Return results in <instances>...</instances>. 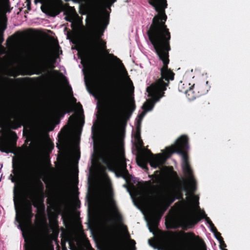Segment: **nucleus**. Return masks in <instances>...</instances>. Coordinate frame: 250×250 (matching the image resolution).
<instances>
[{"label": "nucleus", "instance_id": "nucleus-1", "mask_svg": "<svg viewBox=\"0 0 250 250\" xmlns=\"http://www.w3.org/2000/svg\"><path fill=\"white\" fill-rule=\"evenodd\" d=\"M157 14L152 19V23L147 31L148 39L153 45L163 66L160 69L161 77L147 88V91L152 95L153 99L148 100L143 105L145 111L151 110L155 102L164 96L165 91L169 81L174 80L175 74L168 67L169 62V51L171 50V34L166 24L167 7H154Z\"/></svg>", "mask_w": 250, "mask_h": 250}, {"label": "nucleus", "instance_id": "nucleus-2", "mask_svg": "<svg viewBox=\"0 0 250 250\" xmlns=\"http://www.w3.org/2000/svg\"><path fill=\"white\" fill-rule=\"evenodd\" d=\"M135 108L134 100L129 108H125L123 90L121 87L109 97L108 110L113 129L106 138L103 161L111 170H115L119 163L124 168H126V163L124 155L120 157L118 155L115 129L121 124L126 123Z\"/></svg>", "mask_w": 250, "mask_h": 250}, {"label": "nucleus", "instance_id": "nucleus-3", "mask_svg": "<svg viewBox=\"0 0 250 250\" xmlns=\"http://www.w3.org/2000/svg\"><path fill=\"white\" fill-rule=\"evenodd\" d=\"M22 159H21V163ZM26 170L25 177L29 183L28 192V197L32 202V204L37 208V213L36 219L41 221L43 220L44 225L42 228V231L44 235L48 232V225L45 219V206L44 204V185L41 179L44 175L45 167L43 162L39 157L35 156L30 159L28 163ZM22 170V167H21ZM22 174L25 170H22ZM22 173L21 174V175Z\"/></svg>", "mask_w": 250, "mask_h": 250}, {"label": "nucleus", "instance_id": "nucleus-4", "mask_svg": "<svg viewBox=\"0 0 250 250\" xmlns=\"http://www.w3.org/2000/svg\"><path fill=\"white\" fill-rule=\"evenodd\" d=\"M12 171L14 174H11L9 179L12 183L15 184L14 189V202L16 211V220L19 223L21 229L22 231L28 229L32 225V220L34 216L32 212V207L31 203H29L24 206H21L20 208V215H18V206L21 205V194L20 189L18 191L16 190V186L20 181L21 178V174L22 173L21 168V156L14 157L12 159Z\"/></svg>", "mask_w": 250, "mask_h": 250}, {"label": "nucleus", "instance_id": "nucleus-5", "mask_svg": "<svg viewBox=\"0 0 250 250\" xmlns=\"http://www.w3.org/2000/svg\"><path fill=\"white\" fill-rule=\"evenodd\" d=\"M171 171L168 174L170 182H167L166 197L168 205L171 204L176 199L184 200L183 191L189 192L193 194L196 190V181L193 173L186 176L189 181L188 187L187 186L184 179H181L177 172L171 167Z\"/></svg>", "mask_w": 250, "mask_h": 250}, {"label": "nucleus", "instance_id": "nucleus-6", "mask_svg": "<svg viewBox=\"0 0 250 250\" xmlns=\"http://www.w3.org/2000/svg\"><path fill=\"white\" fill-rule=\"evenodd\" d=\"M189 149L188 138L185 135L180 136L177 140L175 145L166 148V153L167 156H170L173 153L180 154L182 158V167L185 175L193 173L190 167L188 151Z\"/></svg>", "mask_w": 250, "mask_h": 250}, {"label": "nucleus", "instance_id": "nucleus-7", "mask_svg": "<svg viewBox=\"0 0 250 250\" xmlns=\"http://www.w3.org/2000/svg\"><path fill=\"white\" fill-rule=\"evenodd\" d=\"M189 149L188 138L185 135L180 136L177 140L175 145L166 148V153L167 156H170L173 153L180 154L182 158V167L185 175L193 173L190 167L188 151Z\"/></svg>", "mask_w": 250, "mask_h": 250}, {"label": "nucleus", "instance_id": "nucleus-8", "mask_svg": "<svg viewBox=\"0 0 250 250\" xmlns=\"http://www.w3.org/2000/svg\"><path fill=\"white\" fill-rule=\"evenodd\" d=\"M137 164L144 169H147V163L153 168L160 167L164 162V159L161 154L154 155L150 150L147 149L146 152H143L137 158Z\"/></svg>", "mask_w": 250, "mask_h": 250}, {"label": "nucleus", "instance_id": "nucleus-9", "mask_svg": "<svg viewBox=\"0 0 250 250\" xmlns=\"http://www.w3.org/2000/svg\"><path fill=\"white\" fill-rule=\"evenodd\" d=\"M18 138L16 133L13 131H10L8 135L0 138V151L7 153H13Z\"/></svg>", "mask_w": 250, "mask_h": 250}, {"label": "nucleus", "instance_id": "nucleus-10", "mask_svg": "<svg viewBox=\"0 0 250 250\" xmlns=\"http://www.w3.org/2000/svg\"><path fill=\"white\" fill-rule=\"evenodd\" d=\"M210 88L208 81H200L192 85V95L189 100H194L207 93Z\"/></svg>", "mask_w": 250, "mask_h": 250}, {"label": "nucleus", "instance_id": "nucleus-11", "mask_svg": "<svg viewBox=\"0 0 250 250\" xmlns=\"http://www.w3.org/2000/svg\"><path fill=\"white\" fill-rule=\"evenodd\" d=\"M201 219H205L207 223L209 225L212 223L209 217H208L204 211L200 213V217L195 216L187 218L182 220L181 222V226L183 229L187 230L188 229L192 228Z\"/></svg>", "mask_w": 250, "mask_h": 250}, {"label": "nucleus", "instance_id": "nucleus-12", "mask_svg": "<svg viewBox=\"0 0 250 250\" xmlns=\"http://www.w3.org/2000/svg\"><path fill=\"white\" fill-rule=\"evenodd\" d=\"M63 3L61 0L59 2H51L42 7V11L50 17H55L59 15L63 8Z\"/></svg>", "mask_w": 250, "mask_h": 250}, {"label": "nucleus", "instance_id": "nucleus-13", "mask_svg": "<svg viewBox=\"0 0 250 250\" xmlns=\"http://www.w3.org/2000/svg\"><path fill=\"white\" fill-rule=\"evenodd\" d=\"M95 42L98 43V45H99V47L100 48L101 50L102 51H103L105 54H107L108 57L109 58H112V59L121 62L122 65H123V66L124 67L123 64L122 63L121 60L119 58H118L116 56H114L113 54L109 53L108 50H107L106 49V42L105 41H104L102 39H101V40L95 41ZM124 68H125V67H124ZM124 69H125V75L126 76V80L128 82V83L130 85V90L132 91V92H133L134 87V86L133 84V83L131 81V80H130V79L129 78V76H128V74H127L126 70H125V68H124Z\"/></svg>", "mask_w": 250, "mask_h": 250}, {"label": "nucleus", "instance_id": "nucleus-14", "mask_svg": "<svg viewBox=\"0 0 250 250\" xmlns=\"http://www.w3.org/2000/svg\"><path fill=\"white\" fill-rule=\"evenodd\" d=\"M32 114V109L27 105H26L23 110V115L21 118L15 120L10 123V127L12 129H17L21 127L23 125V121L27 118H30Z\"/></svg>", "mask_w": 250, "mask_h": 250}, {"label": "nucleus", "instance_id": "nucleus-15", "mask_svg": "<svg viewBox=\"0 0 250 250\" xmlns=\"http://www.w3.org/2000/svg\"><path fill=\"white\" fill-rule=\"evenodd\" d=\"M148 176L151 180L146 181V184L149 187L158 188L164 182L161 171L156 170L153 174L149 175Z\"/></svg>", "mask_w": 250, "mask_h": 250}, {"label": "nucleus", "instance_id": "nucleus-16", "mask_svg": "<svg viewBox=\"0 0 250 250\" xmlns=\"http://www.w3.org/2000/svg\"><path fill=\"white\" fill-rule=\"evenodd\" d=\"M167 202V205L166 207L162 211L160 212L159 210H157L152 214L150 221L149 222V225L153 228L154 229H156L159 223V221L163 215L165 211L167 209V208L169 206L168 205V202Z\"/></svg>", "mask_w": 250, "mask_h": 250}, {"label": "nucleus", "instance_id": "nucleus-17", "mask_svg": "<svg viewBox=\"0 0 250 250\" xmlns=\"http://www.w3.org/2000/svg\"><path fill=\"white\" fill-rule=\"evenodd\" d=\"M108 23V21H105V24L104 26L98 25L95 27L94 29V34L95 37V41H97L101 40V37L104 35V32L107 24Z\"/></svg>", "mask_w": 250, "mask_h": 250}, {"label": "nucleus", "instance_id": "nucleus-18", "mask_svg": "<svg viewBox=\"0 0 250 250\" xmlns=\"http://www.w3.org/2000/svg\"><path fill=\"white\" fill-rule=\"evenodd\" d=\"M62 212V210L60 209L56 212H50L48 213V216L50 223L55 227H58V216Z\"/></svg>", "mask_w": 250, "mask_h": 250}, {"label": "nucleus", "instance_id": "nucleus-19", "mask_svg": "<svg viewBox=\"0 0 250 250\" xmlns=\"http://www.w3.org/2000/svg\"><path fill=\"white\" fill-rule=\"evenodd\" d=\"M178 90L179 92L185 93L188 99L192 95V86L188 87L187 84H185L182 82H180L178 84Z\"/></svg>", "mask_w": 250, "mask_h": 250}, {"label": "nucleus", "instance_id": "nucleus-20", "mask_svg": "<svg viewBox=\"0 0 250 250\" xmlns=\"http://www.w3.org/2000/svg\"><path fill=\"white\" fill-rule=\"evenodd\" d=\"M46 58L44 55H42V56L40 58V60L39 61V64L37 66V67L38 68L37 70L35 72L30 73L29 74L31 75V74H36L37 75H39V74H41L42 71H41V70L42 68V66H43V65L44 64V63L46 60Z\"/></svg>", "mask_w": 250, "mask_h": 250}, {"label": "nucleus", "instance_id": "nucleus-21", "mask_svg": "<svg viewBox=\"0 0 250 250\" xmlns=\"http://www.w3.org/2000/svg\"><path fill=\"white\" fill-rule=\"evenodd\" d=\"M62 219L63 224L65 226H67L70 222V217L67 212H62Z\"/></svg>", "mask_w": 250, "mask_h": 250}, {"label": "nucleus", "instance_id": "nucleus-22", "mask_svg": "<svg viewBox=\"0 0 250 250\" xmlns=\"http://www.w3.org/2000/svg\"><path fill=\"white\" fill-rule=\"evenodd\" d=\"M57 108L59 111L63 112L64 114L69 113L72 111V109H70L69 105L68 104L59 105L58 106Z\"/></svg>", "mask_w": 250, "mask_h": 250}, {"label": "nucleus", "instance_id": "nucleus-23", "mask_svg": "<svg viewBox=\"0 0 250 250\" xmlns=\"http://www.w3.org/2000/svg\"><path fill=\"white\" fill-rule=\"evenodd\" d=\"M219 239L220 240H219V242L220 249L222 250H228L227 249H225L227 247V245L225 244L223 237L222 236H220Z\"/></svg>", "mask_w": 250, "mask_h": 250}, {"label": "nucleus", "instance_id": "nucleus-24", "mask_svg": "<svg viewBox=\"0 0 250 250\" xmlns=\"http://www.w3.org/2000/svg\"><path fill=\"white\" fill-rule=\"evenodd\" d=\"M136 141L137 142L136 147L137 148H139L143 147L144 143H143V142L142 140L141 139V138L139 139L138 140H137Z\"/></svg>", "mask_w": 250, "mask_h": 250}, {"label": "nucleus", "instance_id": "nucleus-25", "mask_svg": "<svg viewBox=\"0 0 250 250\" xmlns=\"http://www.w3.org/2000/svg\"><path fill=\"white\" fill-rule=\"evenodd\" d=\"M69 87V91H70V96H71V100H72V102L73 104H75L76 103V101H77V100L73 96V91H72V88L71 87V86L70 85L68 86Z\"/></svg>", "mask_w": 250, "mask_h": 250}, {"label": "nucleus", "instance_id": "nucleus-26", "mask_svg": "<svg viewBox=\"0 0 250 250\" xmlns=\"http://www.w3.org/2000/svg\"><path fill=\"white\" fill-rule=\"evenodd\" d=\"M116 220L117 221L121 224H123V217L121 214L118 213L116 215Z\"/></svg>", "mask_w": 250, "mask_h": 250}, {"label": "nucleus", "instance_id": "nucleus-27", "mask_svg": "<svg viewBox=\"0 0 250 250\" xmlns=\"http://www.w3.org/2000/svg\"><path fill=\"white\" fill-rule=\"evenodd\" d=\"M2 80L4 83H13L14 80L13 79L9 78L8 77H3L2 78Z\"/></svg>", "mask_w": 250, "mask_h": 250}, {"label": "nucleus", "instance_id": "nucleus-28", "mask_svg": "<svg viewBox=\"0 0 250 250\" xmlns=\"http://www.w3.org/2000/svg\"><path fill=\"white\" fill-rule=\"evenodd\" d=\"M167 236H166V235H164V236H162L160 239V241L163 243H166L167 241Z\"/></svg>", "mask_w": 250, "mask_h": 250}, {"label": "nucleus", "instance_id": "nucleus-29", "mask_svg": "<svg viewBox=\"0 0 250 250\" xmlns=\"http://www.w3.org/2000/svg\"><path fill=\"white\" fill-rule=\"evenodd\" d=\"M136 133H141V121H137V125L136 126Z\"/></svg>", "mask_w": 250, "mask_h": 250}, {"label": "nucleus", "instance_id": "nucleus-30", "mask_svg": "<svg viewBox=\"0 0 250 250\" xmlns=\"http://www.w3.org/2000/svg\"><path fill=\"white\" fill-rule=\"evenodd\" d=\"M40 250H45L44 242L42 241L41 243H40Z\"/></svg>", "mask_w": 250, "mask_h": 250}, {"label": "nucleus", "instance_id": "nucleus-31", "mask_svg": "<svg viewBox=\"0 0 250 250\" xmlns=\"http://www.w3.org/2000/svg\"><path fill=\"white\" fill-rule=\"evenodd\" d=\"M214 235L216 239L219 241V240H220V236H221V233L218 231L214 233Z\"/></svg>", "mask_w": 250, "mask_h": 250}, {"label": "nucleus", "instance_id": "nucleus-32", "mask_svg": "<svg viewBox=\"0 0 250 250\" xmlns=\"http://www.w3.org/2000/svg\"><path fill=\"white\" fill-rule=\"evenodd\" d=\"M27 3V9L29 10H31V1L30 0H26Z\"/></svg>", "mask_w": 250, "mask_h": 250}, {"label": "nucleus", "instance_id": "nucleus-33", "mask_svg": "<svg viewBox=\"0 0 250 250\" xmlns=\"http://www.w3.org/2000/svg\"><path fill=\"white\" fill-rule=\"evenodd\" d=\"M135 138L136 140L141 139L140 133H136V134L135 135Z\"/></svg>", "mask_w": 250, "mask_h": 250}, {"label": "nucleus", "instance_id": "nucleus-34", "mask_svg": "<svg viewBox=\"0 0 250 250\" xmlns=\"http://www.w3.org/2000/svg\"><path fill=\"white\" fill-rule=\"evenodd\" d=\"M123 227H124L125 231H126V233L127 234L128 238L130 239V235H129V233L128 232L127 227L126 226H125V225H123Z\"/></svg>", "mask_w": 250, "mask_h": 250}, {"label": "nucleus", "instance_id": "nucleus-35", "mask_svg": "<svg viewBox=\"0 0 250 250\" xmlns=\"http://www.w3.org/2000/svg\"><path fill=\"white\" fill-rule=\"evenodd\" d=\"M210 229V230L213 233H214V234L216 233V232H218V231L215 226L213 227V228H211Z\"/></svg>", "mask_w": 250, "mask_h": 250}, {"label": "nucleus", "instance_id": "nucleus-36", "mask_svg": "<svg viewBox=\"0 0 250 250\" xmlns=\"http://www.w3.org/2000/svg\"><path fill=\"white\" fill-rule=\"evenodd\" d=\"M210 229V230L213 233H214V234L216 233V232H218V231L215 226L213 227V228H211Z\"/></svg>", "mask_w": 250, "mask_h": 250}, {"label": "nucleus", "instance_id": "nucleus-37", "mask_svg": "<svg viewBox=\"0 0 250 250\" xmlns=\"http://www.w3.org/2000/svg\"><path fill=\"white\" fill-rule=\"evenodd\" d=\"M145 115V112H142L141 114H140L139 115V120H138V121H141V120L143 118L144 116Z\"/></svg>", "mask_w": 250, "mask_h": 250}, {"label": "nucleus", "instance_id": "nucleus-38", "mask_svg": "<svg viewBox=\"0 0 250 250\" xmlns=\"http://www.w3.org/2000/svg\"><path fill=\"white\" fill-rule=\"evenodd\" d=\"M130 243L133 246H135V244H136V242L135 241L133 240V239H130Z\"/></svg>", "mask_w": 250, "mask_h": 250}, {"label": "nucleus", "instance_id": "nucleus-39", "mask_svg": "<svg viewBox=\"0 0 250 250\" xmlns=\"http://www.w3.org/2000/svg\"><path fill=\"white\" fill-rule=\"evenodd\" d=\"M74 0L75 1L80 2H86L88 0Z\"/></svg>", "mask_w": 250, "mask_h": 250}, {"label": "nucleus", "instance_id": "nucleus-40", "mask_svg": "<svg viewBox=\"0 0 250 250\" xmlns=\"http://www.w3.org/2000/svg\"><path fill=\"white\" fill-rule=\"evenodd\" d=\"M214 224L212 223V222L211 223H210V225H209V227L210 229L211 228H213V227H214Z\"/></svg>", "mask_w": 250, "mask_h": 250}, {"label": "nucleus", "instance_id": "nucleus-41", "mask_svg": "<svg viewBox=\"0 0 250 250\" xmlns=\"http://www.w3.org/2000/svg\"><path fill=\"white\" fill-rule=\"evenodd\" d=\"M3 39L2 37L1 41H0V43H1L3 42Z\"/></svg>", "mask_w": 250, "mask_h": 250}, {"label": "nucleus", "instance_id": "nucleus-42", "mask_svg": "<svg viewBox=\"0 0 250 250\" xmlns=\"http://www.w3.org/2000/svg\"><path fill=\"white\" fill-rule=\"evenodd\" d=\"M57 146L58 147V148L59 149H60V147L58 146V145H57Z\"/></svg>", "mask_w": 250, "mask_h": 250}, {"label": "nucleus", "instance_id": "nucleus-43", "mask_svg": "<svg viewBox=\"0 0 250 250\" xmlns=\"http://www.w3.org/2000/svg\"><path fill=\"white\" fill-rule=\"evenodd\" d=\"M67 21H71V20H68V19H66Z\"/></svg>", "mask_w": 250, "mask_h": 250}, {"label": "nucleus", "instance_id": "nucleus-44", "mask_svg": "<svg viewBox=\"0 0 250 250\" xmlns=\"http://www.w3.org/2000/svg\"><path fill=\"white\" fill-rule=\"evenodd\" d=\"M111 0L112 3L114 2H113L114 0Z\"/></svg>", "mask_w": 250, "mask_h": 250}, {"label": "nucleus", "instance_id": "nucleus-45", "mask_svg": "<svg viewBox=\"0 0 250 250\" xmlns=\"http://www.w3.org/2000/svg\"><path fill=\"white\" fill-rule=\"evenodd\" d=\"M63 77L64 79H66V77H64L63 76Z\"/></svg>", "mask_w": 250, "mask_h": 250}, {"label": "nucleus", "instance_id": "nucleus-46", "mask_svg": "<svg viewBox=\"0 0 250 250\" xmlns=\"http://www.w3.org/2000/svg\"><path fill=\"white\" fill-rule=\"evenodd\" d=\"M72 118V116H70V117H69V119H71V118Z\"/></svg>", "mask_w": 250, "mask_h": 250}, {"label": "nucleus", "instance_id": "nucleus-47", "mask_svg": "<svg viewBox=\"0 0 250 250\" xmlns=\"http://www.w3.org/2000/svg\"><path fill=\"white\" fill-rule=\"evenodd\" d=\"M116 0H114L113 2H115Z\"/></svg>", "mask_w": 250, "mask_h": 250}]
</instances>
